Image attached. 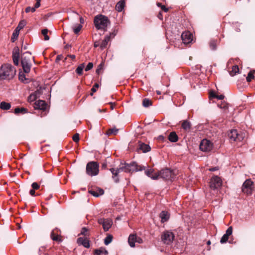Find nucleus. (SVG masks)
Segmentation results:
<instances>
[{"label":"nucleus","mask_w":255,"mask_h":255,"mask_svg":"<svg viewBox=\"0 0 255 255\" xmlns=\"http://www.w3.org/2000/svg\"><path fill=\"white\" fill-rule=\"evenodd\" d=\"M40 5V2L38 1H36L34 7H35V9L37 8H38Z\"/></svg>","instance_id":"5fc2aeb1"},{"label":"nucleus","mask_w":255,"mask_h":255,"mask_svg":"<svg viewBox=\"0 0 255 255\" xmlns=\"http://www.w3.org/2000/svg\"><path fill=\"white\" fill-rule=\"evenodd\" d=\"M233 228L232 227H230L228 228L226 232V234H224L220 240L221 244L225 243L227 242L229 239V237L232 234Z\"/></svg>","instance_id":"2eb2a0df"},{"label":"nucleus","mask_w":255,"mask_h":255,"mask_svg":"<svg viewBox=\"0 0 255 255\" xmlns=\"http://www.w3.org/2000/svg\"><path fill=\"white\" fill-rule=\"evenodd\" d=\"M48 29H44L42 30V34L44 37V40H48L49 39V37L47 35L48 33Z\"/></svg>","instance_id":"e433bc0d"},{"label":"nucleus","mask_w":255,"mask_h":255,"mask_svg":"<svg viewBox=\"0 0 255 255\" xmlns=\"http://www.w3.org/2000/svg\"><path fill=\"white\" fill-rule=\"evenodd\" d=\"M254 182L251 179L246 180L243 183L242 191L247 195H251L254 190Z\"/></svg>","instance_id":"1a4fd4ad"},{"label":"nucleus","mask_w":255,"mask_h":255,"mask_svg":"<svg viewBox=\"0 0 255 255\" xmlns=\"http://www.w3.org/2000/svg\"><path fill=\"white\" fill-rule=\"evenodd\" d=\"M210 46L212 49H213V50L215 49L216 48L215 42L214 41L211 42L210 44Z\"/></svg>","instance_id":"09e8293b"},{"label":"nucleus","mask_w":255,"mask_h":255,"mask_svg":"<svg viewBox=\"0 0 255 255\" xmlns=\"http://www.w3.org/2000/svg\"><path fill=\"white\" fill-rule=\"evenodd\" d=\"M138 149L141 150L144 153L148 152L151 149L149 145L143 143H141L139 144Z\"/></svg>","instance_id":"5701e85b"},{"label":"nucleus","mask_w":255,"mask_h":255,"mask_svg":"<svg viewBox=\"0 0 255 255\" xmlns=\"http://www.w3.org/2000/svg\"><path fill=\"white\" fill-rule=\"evenodd\" d=\"M19 31L20 30H17L16 28L15 29L14 32L13 33L12 37H11L13 42L14 41V39L17 38Z\"/></svg>","instance_id":"58836bf2"},{"label":"nucleus","mask_w":255,"mask_h":255,"mask_svg":"<svg viewBox=\"0 0 255 255\" xmlns=\"http://www.w3.org/2000/svg\"><path fill=\"white\" fill-rule=\"evenodd\" d=\"M26 22L24 20H21L17 27L16 28L17 30H20L22 29L26 25Z\"/></svg>","instance_id":"72a5a7b5"},{"label":"nucleus","mask_w":255,"mask_h":255,"mask_svg":"<svg viewBox=\"0 0 255 255\" xmlns=\"http://www.w3.org/2000/svg\"><path fill=\"white\" fill-rule=\"evenodd\" d=\"M23 78L25 79V77L24 76H23L22 75H20L19 79L21 80V81H23Z\"/></svg>","instance_id":"680f3d73"},{"label":"nucleus","mask_w":255,"mask_h":255,"mask_svg":"<svg viewBox=\"0 0 255 255\" xmlns=\"http://www.w3.org/2000/svg\"><path fill=\"white\" fill-rule=\"evenodd\" d=\"M77 242L79 245H83L86 248H89L90 247L89 241L85 238H78Z\"/></svg>","instance_id":"a211bd4d"},{"label":"nucleus","mask_w":255,"mask_h":255,"mask_svg":"<svg viewBox=\"0 0 255 255\" xmlns=\"http://www.w3.org/2000/svg\"><path fill=\"white\" fill-rule=\"evenodd\" d=\"M158 174H159V178L170 181L173 180L176 175L174 171L171 170L169 168L163 169L158 172Z\"/></svg>","instance_id":"423d86ee"},{"label":"nucleus","mask_w":255,"mask_h":255,"mask_svg":"<svg viewBox=\"0 0 255 255\" xmlns=\"http://www.w3.org/2000/svg\"><path fill=\"white\" fill-rule=\"evenodd\" d=\"M113 240V237L111 235H108L104 240V244L108 245L110 244Z\"/></svg>","instance_id":"f704fd0d"},{"label":"nucleus","mask_w":255,"mask_h":255,"mask_svg":"<svg viewBox=\"0 0 255 255\" xmlns=\"http://www.w3.org/2000/svg\"><path fill=\"white\" fill-rule=\"evenodd\" d=\"M218 106L225 111L227 110L228 108V104L226 103H222L221 104H218Z\"/></svg>","instance_id":"a19ab883"},{"label":"nucleus","mask_w":255,"mask_h":255,"mask_svg":"<svg viewBox=\"0 0 255 255\" xmlns=\"http://www.w3.org/2000/svg\"><path fill=\"white\" fill-rule=\"evenodd\" d=\"M82 27V26L81 24H78V25L75 27V28H73V31L75 34H78L79 32L81 30V28Z\"/></svg>","instance_id":"ea45409f"},{"label":"nucleus","mask_w":255,"mask_h":255,"mask_svg":"<svg viewBox=\"0 0 255 255\" xmlns=\"http://www.w3.org/2000/svg\"><path fill=\"white\" fill-rule=\"evenodd\" d=\"M168 139L172 142H175L178 141V137L175 132L172 131L170 132L168 135Z\"/></svg>","instance_id":"a878e982"},{"label":"nucleus","mask_w":255,"mask_h":255,"mask_svg":"<svg viewBox=\"0 0 255 255\" xmlns=\"http://www.w3.org/2000/svg\"><path fill=\"white\" fill-rule=\"evenodd\" d=\"M34 108L44 110L46 108V104L44 101L38 100L35 103Z\"/></svg>","instance_id":"6ab92c4d"},{"label":"nucleus","mask_w":255,"mask_h":255,"mask_svg":"<svg viewBox=\"0 0 255 255\" xmlns=\"http://www.w3.org/2000/svg\"><path fill=\"white\" fill-rule=\"evenodd\" d=\"M80 19L81 23H83V18L82 17H80Z\"/></svg>","instance_id":"774afa93"},{"label":"nucleus","mask_w":255,"mask_h":255,"mask_svg":"<svg viewBox=\"0 0 255 255\" xmlns=\"http://www.w3.org/2000/svg\"><path fill=\"white\" fill-rule=\"evenodd\" d=\"M87 231L88 229L84 227L81 230V234L83 235H86V233L87 232Z\"/></svg>","instance_id":"de8ad7c7"},{"label":"nucleus","mask_w":255,"mask_h":255,"mask_svg":"<svg viewBox=\"0 0 255 255\" xmlns=\"http://www.w3.org/2000/svg\"><path fill=\"white\" fill-rule=\"evenodd\" d=\"M151 101L148 99H144L142 101V105L144 107H148L151 105Z\"/></svg>","instance_id":"c9c22d12"},{"label":"nucleus","mask_w":255,"mask_h":255,"mask_svg":"<svg viewBox=\"0 0 255 255\" xmlns=\"http://www.w3.org/2000/svg\"><path fill=\"white\" fill-rule=\"evenodd\" d=\"M23 78L25 79V77L24 76H23L22 75H20L19 79L21 80V81H23Z\"/></svg>","instance_id":"0e129e2a"},{"label":"nucleus","mask_w":255,"mask_h":255,"mask_svg":"<svg viewBox=\"0 0 255 255\" xmlns=\"http://www.w3.org/2000/svg\"><path fill=\"white\" fill-rule=\"evenodd\" d=\"M11 107V105L9 103L2 102L0 104V108L3 110H9Z\"/></svg>","instance_id":"c756f323"},{"label":"nucleus","mask_w":255,"mask_h":255,"mask_svg":"<svg viewBox=\"0 0 255 255\" xmlns=\"http://www.w3.org/2000/svg\"><path fill=\"white\" fill-rule=\"evenodd\" d=\"M28 112L27 109L24 108H16L14 109V113L15 114L18 115L19 114H24Z\"/></svg>","instance_id":"bb28decb"},{"label":"nucleus","mask_w":255,"mask_h":255,"mask_svg":"<svg viewBox=\"0 0 255 255\" xmlns=\"http://www.w3.org/2000/svg\"><path fill=\"white\" fill-rule=\"evenodd\" d=\"M16 68L11 64L3 63L0 66V80L10 81L15 76Z\"/></svg>","instance_id":"f03ea898"},{"label":"nucleus","mask_w":255,"mask_h":255,"mask_svg":"<svg viewBox=\"0 0 255 255\" xmlns=\"http://www.w3.org/2000/svg\"><path fill=\"white\" fill-rule=\"evenodd\" d=\"M145 174L152 179L156 180L159 178V174L158 172L154 173V170L153 169H150L145 171Z\"/></svg>","instance_id":"dca6fc26"},{"label":"nucleus","mask_w":255,"mask_h":255,"mask_svg":"<svg viewBox=\"0 0 255 255\" xmlns=\"http://www.w3.org/2000/svg\"><path fill=\"white\" fill-rule=\"evenodd\" d=\"M69 56H70V57H71V58H72V59H74V58H75V56L74 55H70Z\"/></svg>","instance_id":"69168bd1"},{"label":"nucleus","mask_w":255,"mask_h":255,"mask_svg":"<svg viewBox=\"0 0 255 255\" xmlns=\"http://www.w3.org/2000/svg\"><path fill=\"white\" fill-rule=\"evenodd\" d=\"M174 237V235L172 232L165 231L161 234V239L163 244L169 245L173 242Z\"/></svg>","instance_id":"0eeeda50"},{"label":"nucleus","mask_w":255,"mask_h":255,"mask_svg":"<svg viewBox=\"0 0 255 255\" xmlns=\"http://www.w3.org/2000/svg\"><path fill=\"white\" fill-rule=\"evenodd\" d=\"M31 186L32 187V189L37 190L39 188V185L36 182H33Z\"/></svg>","instance_id":"49530a36"},{"label":"nucleus","mask_w":255,"mask_h":255,"mask_svg":"<svg viewBox=\"0 0 255 255\" xmlns=\"http://www.w3.org/2000/svg\"><path fill=\"white\" fill-rule=\"evenodd\" d=\"M239 72V68L238 65H234L232 67V70L230 72V75L234 76Z\"/></svg>","instance_id":"7c9ffc66"},{"label":"nucleus","mask_w":255,"mask_h":255,"mask_svg":"<svg viewBox=\"0 0 255 255\" xmlns=\"http://www.w3.org/2000/svg\"><path fill=\"white\" fill-rule=\"evenodd\" d=\"M30 53L26 52L21 57V63L24 72L28 73L31 69V64L30 62Z\"/></svg>","instance_id":"20e7f679"},{"label":"nucleus","mask_w":255,"mask_h":255,"mask_svg":"<svg viewBox=\"0 0 255 255\" xmlns=\"http://www.w3.org/2000/svg\"><path fill=\"white\" fill-rule=\"evenodd\" d=\"M245 133L244 132L239 133L236 129L231 130L228 133V136L231 140L242 141L245 137Z\"/></svg>","instance_id":"6e6552de"},{"label":"nucleus","mask_w":255,"mask_h":255,"mask_svg":"<svg viewBox=\"0 0 255 255\" xmlns=\"http://www.w3.org/2000/svg\"><path fill=\"white\" fill-rule=\"evenodd\" d=\"M99 86V85L98 83L95 84V85L91 89L92 93H91V95H93V93H95L96 91V88H98Z\"/></svg>","instance_id":"79ce46f5"},{"label":"nucleus","mask_w":255,"mask_h":255,"mask_svg":"<svg viewBox=\"0 0 255 255\" xmlns=\"http://www.w3.org/2000/svg\"><path fill=\"white\" fill-rule=\"evenodd\" d=\"M58 230L57 229L53 230L51 232L50 237L53 241L61 242H62V240L60 236L58 234Z\"/></svg>","instance_id":"f3484780"},{"label":"nucleus","mask_w":255,"mask_h":255,"mask_svg":"<svg viewBox=\"0 0 255 255\" xmlns=\"http://www.w3.org/2000/svg\"><path fill=\"white\" fill-rule=\"evenodd\" d=\"M23 78L25 79V77L24 76H23L22 75H20L19 79L21 80V81H23Z\"/></svg>","instance_id":"052dcab7"},{"label":"nucleus","mask_w":255,"mask_h":255,"mask_svg":"<svg viewBox=\"0 0 255 255\" xmlns=\"http://www.w3.org/2000/svg\"><path fill=\"white\" fill-rule=\"evenodd\" d=\"M102 64H100L99 67H98V68L96 70V73L99 74V72L101 70V68H102Z\"/></svg>","instance_id":"6e6d98bb"},{"label":"nucleus","mask_w":255,"mask_h":255,"mask_svg":"<svg viewBox=\"0 0 255 255\" xmlns=\"http://www.w3.org/2000/svg\"><path fill=\"white\" fill-rule=\"evenodd\" d=\"M145 169V166L139 165L136 162H132L129 164L127 163H121L119 165V167L117 169L112 168L110 170L113 174L112 178L114 181L116 183H118L119 181L118 174L121 171L128 173L134 171H142Z\"/></svg>","instance_id":"f257e3e1"},{"label":"nucleus","mask_w":255,"mask_h":255,"mask_svg":"<svg viewBox=\"0 0 255 255\" xmlns=\"http://www.w3.org/2000/svg\"><path fill=\"white\" fill-rule=\"evenodd\" d=\"M23 78L25 79V77L24 76H23L22 75H20L19 79L21 80V81H23Z\"/></svg>","instance_id":"e2e57ef3"},{"label":"nucleus","mask_w":255,"mask_h":255,"mask_svg":"<svg viewBox=\"0 0 255 255\" xmlns=\"http://www.w3.org/2000/svg\"><path fill=\"white\" fill-rule=\"evenodd\" d=\"M136 242L139 244H141L142 243V240L140 238L136 237Z\"/></svg>","instance_id":"3c124183"},{"label":"nucleus","mask_w":255,"mask_h":255,"mask_svg":"<svg viewBox=\"0 0 255 255\" xmlns=\"http://www.w3.org/2000/svg\"><path fill=\"white\" fill-rule=\"evenodd\" d=\"M222 182L221 178L218 176L213 177L210 181V187L212 189H216L220 187Z\"/></svg>","instance_id":"f8f14e48"},{"label":"nucleus","mask_w":255,"mask_h":255,"mask_svg":"<svg viewBox=\"0 0 255 255\" xmlns=\"http://www.w3.org/2000/svg\"><path fill=\"white\" fill-rule=\"evenodd\" d=\"M108 251L104 248H100L95 251L94 255H106Z\"/></svg>","instance_id":"c85d7f7f"},{"label":"nucleus","mask_w":255,"mask_h":255,"mask_svg":"<svg viewBox=\"0 0 255 255\" xmlns=\"http://www.w3.org/2000/svg\"><path fill=\"white\" fill-rule=\"evenodd\" d=\"M35 11V7H27L25 9V12H29L30 11H31L32 12H34Z\"/></svg>","instance_id":"c03bdc74"},{"label":"nucleus","mask_w":255,"mask_h":255,"mask_svg":"<svg viewBox=\"0 0 255 255\" xmlns=\"http://www.w3.org/2000/svg\"><path fill=\"white\" fill-rule=\"evenodd\" d=\"M157 5L158 7H160L161 8V6H162V5L161 4V3H159V2H158V3H157Z\"/></svg>","instance_id":"338daca9"},{"label":"nucleus","mask_w":255,"mask_h":255,"mask_svg":"<svg viewBox=\"0 0 255 255\" xmlns=\"http://www.w3.org/2000/svg\"><path fill=\"white\" fill-rule=\"evenodd\" d=\"M181 38L183 43L185 44H188L193 40L192 35L188 31L183 32L181 34Z\"/></svg>","instance_id":"ddd939ff"},{"label":"nucleus","mask_w":255,"mask_h":255,"mask_svg":"<svg viewBox=\"0 0 255 255\" xmlns=\"http://www.w3.org/2000/svg\"><path fill=\"white\" fill-rule=\"evenodd\" d=\"M19 50L17 49L16 51L13 53L12 59L14 64L15 65H18L19 63Z\"/></svg>","instance_id":"393cba45"},{"label":"nucleus","mask_w":255,"mask_h":255,"mask_svg":"<svg viewBox=\"0 0 255 255\" xmlns=\"http://www.w3.org/2000/svg\"><path fill=\"white\" fill-rule=\"evenodd\" d=\"M159 216L161 218V222L162 223H164L168 220L169 219L170 215L168 212L163 211L160 213Z\"/></svg>","instance_id":"412c9836"},{"label":"nucleus","mask_w":255,"mask_h":255,"mask_svg":"<svg viewBox=\"0 0 255 255\" xmlns=\"http://www.w3.org/2000/svg\"><path fill=\"white\" fill-rule=\"evenodd\" d=\"M89 193L95 197H98L104 194V191L103 189L100 188H97L96 189H92L89 191Z\"/></svg>","instance_id":"aec40b11"},{"label":"nucleus","mask_w":255,"mask_h":255,"mask_svg":"<svg viewBox=\"0 0 255 255\" xmlns=\"http://www.w3.org/2000/svg\"><path fill=\"white\" fill-rule=\"evenodd\" d=\"M125 6V1L124 0H120L116 5V9L119 12L122 11Z\"/></svg>","instance_id":"b1692460"},{"label":"nucleus","mask_w":255,"mask_h":255,"mask_svg":"<svg viewBox=\"0 0 255 255\" xmlns=\"http://www.w3.org/2000/svg\"><path fill=\"white\" fill-rule=\"evenodd\" d=\"M31 196H34L35 195V190L34 189H31L29 192Z\"/></svg>","instance_id":"864d4df0"},{"label":"nucleus","mask_w":255,"mask_h":255,"mask_svg":"<svg viewBox=\"0 0 255 255\" xmlns=\"http://www.w3.org/2000/svg\"><path fill=\"white\" fill-rule=\"evenodd\" d=\"M99 45H100V44H99V42H98V41H95V42H94V46L95 47H98Z\"/></svg>","instance_id":"4d7b16f0"},{"label":"nucleus","mask_w":255,"mask_h":255,"mask_svg":"<svg viewBox=\"0 0 255 255\" xmlns=\"http://www.w3.org/2000/svg\"><path fill=\"white\" fill-rule=\"evenodd\" d=\"M84 67L85 65L84 63L81 64L80 65H79L77 69H76V72L77 74H78L79 75H82Z\"/></svg>","instance_id":"2f4dec72"},{"label":"nucleus","mask_w":255,"mask_h":255,"mask_svg":"<svg viewBox=\"0 0 255 255\" xmlns=\"http://www.w3.org/2000/svg\"><path fill=\"white\" fill-rule=\"evenodd\" d=\"M98 222L103 226V229L105 232L108 231L113 224L112 220L109 219L100 218L98 219Z\"/></svg>","instance_id":"9b49d317"},{"label":"nucleus","mask_w":255,"mask_h":255,"mask_svg":"<svg viewBox=\"0 0 255 255\" xmlns=\"http://www.w3.org/2000/svg\"><path fill=\"white\" fill-rule=\"evenodd\" d=\"M119 129L116 128H112L108 130L106 132L107 135H110L111 134L116 135L118 132Z\"/></svg>","instance_id":"473e14b6"},{"label":"nucleus","mask_w":255,"mask_h":255,"mask_svg":"<svg viewBox=\"0 0 255 255\" xmlns=\"http://www.w3.org/2000/svg\"><path fill=\"white\" fill-rule=\"evenodd\" d=\"M115 35V34L113 32L110 33L109 35H107L100 44L101 48L103 49L106 48L108 42L110 41L111 38H113Z\"/></svg>","instance_id":"4468645a"},{"label":"nucleus","mask_w":255,"mask_h":255,"mask_svg":"<svg viewBox=\"0 0 255 255\" xmlns=\"http://www.w3.org/2000/svg\"><path fill=\"white\" fill-rule=\"evenodd\" d=\"M254 78V72L252 71H250L248 74V76L247 77V81L248 82H250L251 81L252 79Z\"/></svg>","instance_id":"4c0bfd02"},{"label":"nucleus","mask_w":255,"mask_h":255,"mask_svg":"<svg viewBox=\"0 0 255 255\" xmlns=\"http://www.w3.org/2000/svg\"><path fill=\"white\" fill-rule=\"evenodd\" d=\"M99 165L98 162L91 161L89 162L86 166V173L88 175L93 176L99 173Z\"/></svg>","instance_id":"39448f33"},{"label":"nucleus","mask_w":255,"mask_h":255,"mask_svg":"<svg viewBox=\"0 0 255 255\" xmlns=\"http://www.w3.org/2000/svg\"><path fill=\"white\" fill-rule=\"evenodd\" d=\"M181 127L182 128H183L184 130H187L190 129L191 124L189 121L187 120H184L183 121L182 123Z\"/></svg>","instance_id":"cd10ccee"},{"label":"nucleus","mask_w":255,"mask_h":255,"mask_svg":"<svg viewBox=\"0 0 255 255\" xmlns=\"http://www.w3.org/2000/svg\"><path fill=\"white\" fill-rule=\"evenodd\" d=\"M93 67V64L91 62H89L85 68V71H88L91 70Z\"/></svg>","instance_id":"a18cd8bd"},{"label":"nucleus","mask_w":255,"mask_h":255,"mask_svg":"<svg viewBox=\"0 0 255 255\" xmlns=\"http://www.w3.org/2000/svg\"><path fill=\"white\" fill-rule=\"evenodd\" d=\"M215 97H216L218 99L222 100L224 99V96L223 95H217V96H215Z\"/></svg>","instance_id":"8fccbe9b"},{"label":"nucleus","mask_w":255,"mask_h":255,"mask_svg":"<svg viewBox=\"0 0 255 255\" xmlns=\"http://www.w3.org/2000/svg\"><path fill=\"white\" fill-rule=\"evenodd\" d=\"M213 144L206 139H203L200 144V149L204 152H209L212 149Z\"/></svg>","instance_id":"9d476101"},{"label":"nucleus","mask_w":255,"mask_h":255,"mask_svg":"<svg viewBox=\"0 0 255 255\" xmlns=\"http://www.w3.org/2000/svg\"><path fill=\"white\" fill-rule=\"evenodd\" d=\"M136 235L131 234L129 235L128 239V242L131 247L135 246V243H136Z\"/></svg>","instance_id":"4be33fe9"},{"label":"nucleus","mask_w":255,"mask_h":255,"mask_svg":"<svg viewBox=\"0 0 255 255\" xmlns=\"http://www.w3.org/2000/svg\"><path fill=\"white\" fill-rule=\"evenodd\" d=\"M107 164L106 163H103L102 165V168L103 169H106L107 168Z\"/></svg>","instance_id":"13d9d810"},{"label":"nucleus","mask_w":255,"mask_h":255,"mask_svg":"<svg viewBox=\"0 0 255 255\" xmlns=\"http://www.w3.org/2000/svg\"><path fill=\"white\" fill-rule=\"evenodd\" d=\"M72 139H73L74 141H75L76 142H78L79 140V134L78 133L75 134L73 136Z\"/></svg>","instance_id":"37998d69"},{"label":"nucleus","mask_w":255,"mask_h":255,"mask_svg":"<svg viewBox=\"0 0 255 255\" xmlns=\"http://www.w3.org/2000/svg\"><path fill=\"white\" fill-rule=\"evenodd\" d=\"M161 9L164 11L165 12H167L168 10V9L165 7L164 5L161 6Z\"/></svg>","instance_id":"603ef678"},{"label":"nucleus","mask_w":255,"mask_h":255,"mask_svg":"<svg viewBox=\"0 0 255 255\" xmlns=\"http://www.w3.org/2000/svg\"><path fill=\"white\" fill-rule=\"evenodd\" d=\"M94 23L97 29H102L105 31L110 22L107 16L99 14L95 17Z\"/></svg>","instance_id":"7ed1b4c3"},{"label":"nucleus","mask_w":255,"mask_h":255,"mask_svg":"<svg viewBox=\"0 0 255 255\" xmlns=\"http://www.w3.org/2000/svg\"><path fill=\"white\" fill-rule=\"evenodd\" d=\"M218 169L217 167H214V168H210L209 170L211 171H214L217 170Z\"/></svg>","instance_id":"bf43d9fd"}]
</instances>
